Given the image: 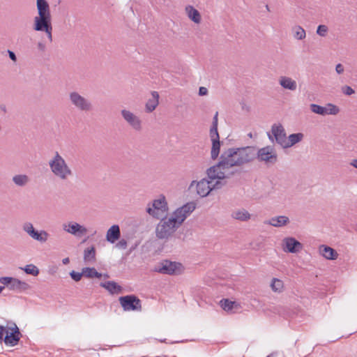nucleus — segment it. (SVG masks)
Listing matches in <instances>:
<instances>
[{
  "label": "nucleus",
  "mask_w": 357,
  "mask_h": 357,
  "mask_svg": "<svg viewBox=\"0 0 357 357\" xmlns=\"http://www.w3.org/2000/svg\"><path fill=\"white\" fill-rule=\"evenodd\" d=\"M254 160V153L251 152L250 146L243 148H231L224 151L220 156L218 165L208 168V174L219 178H225L233 174L231 168L241 166Z\"/></svg>",
  "instance_id": "f257e3e1"
},
{
  "label": "nucleus",
  "mask_w": 357,
  "mask_h": 357,
  "mask_svg": "<svg viewBox=\"0 0 357 357\" xmlns=\"http://www.w3.org/2000/svg\"><path fill=\"white\" fill-rule=\"evenodd\" d=\"M195 208L194 202H188L175 210L169 217L160 218L155 227V236L160 240L169 239Z\"/></svg>",
  "instance_id": "f03ea898"
},
{
  "label": "nucleus",
  "mask_w": 357,
  "mask_h": 357,
  "mask_svg": "<svg viewBox=\"0 0 357 357\" xmlns=\"http://www.w3.org/2000/svg\"><path fill=\"white\" fill-rule=\"evenodd\" d=\"M38 15L33 18V29L36 31L45 32L48 40L52 42V26L50 5L46 0H36Z\"/></svg>",
  "instance_id": "7ed1b4c3"
},
{
  "label": "nucleus",
  "mask_w": 357,
  "mask_h": 357,
  "mask_svg": "<svg viewBox=\"0 0 357 357\" xmlns=\"http://www.w3.org/2000/svg\"><path fill=\"white\" fill-rule=\"evenodd\" d=\"M52 175L61 181H67L73 176V171L64 158L56 151L48 161Z\"/></svg>",
  "instance_id": "20e7f679"
},
{
  "label": "nucleus",
  "mask_w": 357,
  "mask_h": 357,
  "mask_svg": "<svg viewBox=\"0 0 357 357\" xmlns=\"http://www.w3.org/2000/svg\"><path fill=\"white\" fill-rule=\"evenodd\" d=\"M214 176H213V175H210L208 174V169L207 176L208 179L203 178L198 182L196 181H192L190 185V188H192L195 185L197 194L202 197H206L211 190L213 189L220 188L222 186L221 180H223L224 178H219L216 177V172L214 173Z\"/></svg>",
  "instance_id": "39448f33"
},
{
  "label": "nucleus",
  "mask_w": 357,
  "mask_h": 357,
  "mask_svg": "<svg viewBox=\"0 0 357 357\" xmlns=\"http://www.w3.org/2000/svg\"><path fill=\"white\" fill-rule=\"evenodd\" d=\"M250 150L254 153V160L257 159L259 162L266 166L274 165L278 161V155L274 146L268 145L259 149L250 146Z\"/></svg>",
  "instance_id": "423d86ee"
},
{
  "label": "nucleus",
  "mask_w": 357,
  "mask_h": 357,
  "mask_svg": "<svg viewBox=\"0 0 357 357\" xmlns=\"http://www.w3.org/2000/svg\"><path fill=\"white\" fill-rule=\"evenodd\" d=\"M22 337L17 324L8 321L6 326H0V343L4 342L5 344L10 347L17 345Z\"/></svg>",
  "instance_id": "0eeeda50"
},
{
  "label": "nucleus",
  "mask_w": 357,
  "mask_h": 357,
  "mask_svg": "<svg viewBox=\"0 0 357 357\" xmlns=\"http://www.w3.org/2000/svg\"><path fill=\"white\" fill-rule=\"evenodd\" d=\"M168 210V204L164 195H160L157 199L149 202L146 208V213L157 220L165 217Z\"/></svg>",
  "instance_id": "6e6552de"
},
{
  "label": "nucleus",
  "mask_w": 357,
  "mask_h": 357,
  "mask_svg": "<svg viewBox=\"0 0 357 357\" xmlns=\"http://www.w3.org/2000/svg\"><path fill=\"white\" fill-rule=\"evenodd\" d=\"M68 100L70 105L78 111L89 112L93 109L91 100L77 91H70L68 93Z\"/></svg>",
  "instance_id": "1a4fd4ad"
},
{
  "label": "nucleus",
  "mask_w": 357,
  "mask_h": 357,
  "mask_svg": "<svg viewBox=\"0 0 357 357\" xmlns=\"http://www.w3.org/2000/svg\"><path fill=\"white\" fill-rule=\"evenodd\" d=\"M22 229L31 239L42 244L45 243L50 236V234L44 229H36L31 222H24Z\"/></svg>",
  "instance_id": "9d476101"
},
{
  "label": "nucleus",
  "mask_w": 357,
  "mask_h": 357,
  "mask_svg": "<svg viewBox=\"0 0 357 357\" xmlns=\"http://www.w3.org/2000/svg\"><path fill=\"white\" fill-rule=\"evenodd\" d=\"M0 282L9 290L20 294L31 289V286L26 282L12 277H1Z\"/></svg>",
  "instance_id": "9b49d317"
},
{
  "label": "nucleus",
  "mask_w": 357,
  "mask_h": 357,
  "mask_svg": "<svg viewBox=\"0 0 357 357\" xmlns=\"http://www.w3.org/2000/svg\"><path fill=\"white\" fill-rule=\"evenodd\" d=\"M64 232L70 234L75 238H81L88 233L87 228L75 221H66L61 225Z\"/></svg>",
  "instance_id": "f8f14e48"
},
{
  "label": "nucleus",
  "mask_w": 357,
  "mask_h": 357,
  "mask_svg": "<svg viewBox=\"0 0 357 357\" xmlns=\"http://www.w3.org/2000/svg\"><path fill=\"white\" fill-rule=\"evenodd\" d=\"M182 271L181 264L168 260L162 261L154 268V271L167 275L180 274Z\"/></svg>",
  "instance_id": "ddd939ff"
},
{
  "label": "nucleus",
  "mask_w": 357,
  "mask_h": 357,
  "mask_svg": "<svg viewBox=\"0 0 357 357\" xmlns=\"http://www.w3.org/2000/svg\"><path fill=\"white\" fill-rule=\"evenodd\" d=\"M121 115L124 121L135 131L140 132L143 128V123L141 118L128 109H122Z\"/></svg>",
  "instance_id": "4468645a"
},
{
  "label": "nucleus",
  "mask_w": 357,
  "mask_h": 357,
  "mask_svg": "<svg viewBox=\"0 0 357 357\" xmlns=\"http://www.w3.org/2000/svg\"><path fill=\"white\" fill-rule=\"evenodd\" d=\"M124 311H141L142 302L135 295L121 296L119 299Z\"/></svg>",
  "instance_id": "2eb2a0df"
},
{
  "label": "nucleus",
  "mask_w": 357,
  "mask_h": 357,
  "mask_svg": "<svg viewBox=\"0 0 357 357\" xmlns=\"http://www.w3.org/2000/svg\"><path fill=\"white\" fill-rule=\"evenodd\" d=\"M270 141L273 142L275 141L276 144L283 148L287 139V134L284 128L281 123H275L271 126V134H268Z\"/></svg>",
  "instance_id": "dca6fc26"
},
{
  "label": "nucleus",
  "mask_w": 357,
  "mask_h": 357,
  "mask_svg": "<svg viewBox=\"0 0 357 357\" xmlns=\"http://www.w3.org/2000/svg\"><path fill=\"white\" fill-rule=\"evenodd\" d=\"M281 247L284 252L298 253L303 249V245L294 237H285L282 239Z\"/></svg>",
  "instance_id": "f3484780"
},
{
  "label": "nucleus",
  "mask_w": 357,
  "mask_h": 357,
  "mask_svg": "<svg viewBox=\"0 0 357 357\" xmlns=\"http://www.w3.org/2000/svg\"><path fill=\"white\" fill-rule=\"evenodd\" d=\"M319 253L328 260H335L338 257V253L335 250L326 245H321L319 247Z\"/></svg>",
  "instance_id": "a211bd4d"
},
{
  "label": "nucleus",
  "mask_w": 357,
  "mask_h": 357,
  "mask_svg": "<svg viewBox=\"0 0 357 357\" xmlns=\"http://www.w3.org/2000/svg\"><path fill=\"white\" fill-rule=\"evenodd\" d=\"M289 218L286 215L274 216L268 220L265 221V224L271 225L275 227H282L289 223Z\"/></svg>",
  "instance_id": "6ab92c4d"
},
{
  "label": "nucleus",
  "mask_w": 357,
  "mask_h": 357,
  "mask_svg": "<svg viewBox=\"0 0 357 357\" xmlns=\"http://www.w3.org/2000/svg\"><path fill=\"white\" fill-rule=\"evenodd\" d=\"M279 84L284 89L294 91L297 89L296 80L288 76H280L278 79Z\"/></svg>",
  "instance_id": "aec40b11"
},
{
  "label": "nucleus",
  "mask_w": 357,
  "mask_h": 357,
  "mask_svg": "<svg viewBox=\"0 0 357 357\" xmlns=\"http://www.w3.org/2000/svg\"><path fill=\"white\" fill-rule=\"evenodd\" d=\"M185 12L188 17L196 24H199L202 22V15L200 13L192 6L188 5L185 8Z\"/></svg>",
  "instance_id": "412c9836"
},
{
  "label": "nucleus",
  "mask_w": 357,
  "mask_h": 357,
  "mask_svg": "<svg viewBox=\"0 0 357 357\" xmlns=\"http://www.w3.org/2000/svg\"><path fill=\"white\" fill-rule=\"evenodd\" d=\"M151 97L148 99L145 105V111L147 113L153 112L159 104V94L157 91H152Z\"/></svg>",
  "instance_id": "4be33fe9"
},
{
  "label": "nucleus",
  "mask_w": 357,
  "mask_h": 357,
  "mask_svg": "<svg viewBox=\"0 0 357 357\" xmlns=\"http://www.w3.org/2000/svg\"><path fill=\"white\" fill-rule=\"evenodd\" d=\"M303 139L304 134L302 132L291 134L287 137L283 149L292 147L295 144L303 141Z\"/></svg>",
  "instance_id": "5701e85b"
},
{
  "label": "nucleus",
  "mask_w": 357,
  "mask_h": 357,
  "mask_svg": "<svg viewBox=\"0 0 357 357\" xmlns=\"http://www.w3.org/2000/svg\"><path fill=\"white\" fill-rule=\"evenodd\" d=\"M121 236L119 226L114 225L107 231L106 239L111 243H115Z\"/></svg>",
  "instance_id": "b1692460"
},
{
  "label": "nucleus",
  "mask_w": 357,
  "mask_h": 357,
  "mask_svg": "<svg viewBox=\"0 0 357 357\" xmlns=\"http://www.w3.org/2000/svg\"><path fill=\"white\" fill-rule=\"evenodd\" d=\"M233 219L241 222L248 221L251 218V214L244 208L236 209L231 213Z\"/></svg>",
  "instance_id": "393cba45"
},
{
  "label": "nucleus",
  "mask_w": 357,
  "mask_h": 357,
  "mask_svg": "<svg viewBox=\"0 0 357 357\" xmlns=\"http://www.w3.org/2000/svg\"><path fill=\"white\" fill-rule=\"evenodd\" d=\"M12 181L15 185L24 187L30 182V178L26 174H16L13 176Z\"/></svg>",
  "instance_id": "a878e982"
},
{
  "label": "nucleus",
  "mask_w": 357,
  "mask_h": 357,
  "mask_svg": "<svg viewBox=\"0 0 357 357\" xmlns=\"http://www.w3.org/2000/svg\"><path fill=\"white\" fill-rule=\"evenodd\" d=\"M100 286L106 289L111 294H117L121 291V287L113 281L102 282L100 284Z\"/></svg>",
  "instance_id": "bb28decb"
},
{
  "label": "nucleus",
  "mask_w": 357,
  "mask_h": 357,
  "mask_svg": "<svg viewBox=\"0 0 357 357\" xmlns=\"http://www.w3.org/2000/svg\"><path fill=\"white\" fill-rule=\"evenodd\" d=\"M293 36L296 40H301L306 38L305 29L300 25H296L292 27Z\"/></svg>",
  "instance_id": "cd10ccee"
},
{
  "label": "nucleus",
  "mask_w": 357,
  "mask_h": 357,
  "mask_svg": "<svg viewBox=\"0 0 357 357\" xmlns=\"http://www.w3.org/2000/svg\"><path fill=\"white\" fill-rule=\"evenodd\" d=\"M271 288L274 292L281 293L284 290V282L278 278H273Z\"/></svg>",
  "instance_id": "c85d7f7f"
},
{
  "label": "nucleus",
  "mask_w": 357,
  "mask_h": 357,
  "mask_svg": "<svg viewBox=\"0 0 357 357\" xmlns=\"http://www.w3.org/2000/svg\"><path fill=\"white\" fill-rule=\"evenodd\" d=\"M96 259V250L94 247L86 248L84 252V260L86 262L94 261Z\"/></svg>",
  "instance_id": "c756f323"
},
{
  "label": "nucleus",
  "mask_w": 357,
  "mask_h": 357,
  "mask_svg": "<svg viewBox=\"0 0 357 357\" xmlns=\"http://www.w3.org/2000/svg\"><path fill=\"white\" fill-rule=\"evenodd\" d=\"M84 276L88 278H100L102 274L98 273L94 268H83Z\"/></svg>",
  "instance_id": "7c9ffc66"
},
{
  "label": "nucleus",
  "mask_w": 357,
  "mask_h": 357,
  "mask_svg": "<svg viewBox=\"0 0 357 357\" xmlns=\"http://www.w3.org/2000/svg\"><path fill=\"white\" fill-rule=\"evenodd\" d=\"M220 306L222 308L227 312L231 311L234 307H237V304L236 302L231 301L228 299H222L220 302Z\"/></svg>",
  "instance_id": "2f4dec72"
},
{
  "label": "nucleus",
  "mask_w": 357,
  "mask_h": 357,
  "mask_svg": "<svg viewBox=\"0 0 357 357\" xmlns=\"http://www.w3.org/2000/svg\"><path fill=\"white\" fill-rule=\"evenodd\" d=\"M212 142V147H211V158L214 160L216 159L219 155L220 149V139L211 141Z\"/></svg>",
  "instance_id": "473e14b6"
},
{
  "label": "nucleus",
  "mask_w": 357,
  "mask_h": 357,
  "mask_svg": "<svg viewBox=\"0 0 357 357\" xmlns=\"http://www.w3.org/2000/svg\"><path fill=\"white\" fill-rule=\"evenodd\" d=\"M27 274L37 276L39 274V269L33 264H28L22 268Z\"/></svg>",
  "instance_id": "72a5a7b5"
},
{
  "label": "nucleus",
  "mask_w": 357,
  "mask_h": 357,
  "mask_svg": "<svg viewBox=\"0 0 357 357\" xmlns=\"http://www.w3.org/2000/svg\"><path fill=\"white\" fill-rule=\"evenodd\" d=\"M328 115H336L339 113L340 109L337 106L332 103H328L326 105Z\"/></svg>",
  "instance_id": "f704fd0d"
},
{
  "label": "nucleus",
  "mask_w": 357,
  "mask_h": 357,
  "mask_svg": "<svg viewBox=\"0 0 357 357\" xmlns=\"http://www.w3.org/2000/svg\"><path fill=\"white\" fill-rule=\"evenodd\" d=\"M328 31V26L324 24H321L317 26L316 33L317 35H319L321 37H325L327 35Z\"/></svg>",
  "instance_id": "c9c22d12"
},
{
  "label": "nucleus",
  "mask_w": 357,
  "mask_h": 357,
  "mask_svg": "<svg viewBox=\"0 0 357 357\" xmlns=\"http://www.w3.org/2000/svg\"><path fill=\"white\" fill-rule=\"evenodd\" d=\"M210 137L211 139V141L218 140L220 139L218 131V126H212V127L210 129Z\"/></svg>",
  "instance_id": "e433bc0d"
},
{
  "label": "nucleus",
  "mask_w": 357,
  "mask_h": 357,
  "mask_svg": "<svg viewBox=\"0 0 357 357\" xmlns=\"http://www.w3.org/2000/svg\"><path fill=\"white\" fill-rule=\"evenodd\" d=\"M322 109H323V106H321V105H319L317 104H311L310 105V109L314 114L321 115Z\"/></svg>",
  "instance_id": "4c0bfd02"
},
{
  "label": "nucleus",
  "mask_w": 357,
  "mask_h": 357,
  "mask_svg": "<svg viewBox=\"0 0 357 357\" xmlns=\"http://www.w3.org/2000/svg\"><path fill=\"white\" fill-rule=\"evenodd\" d=\"M70 275L72 278V279L74 280L75 282H79L82 279V275H84L83 271H82V273L72 271L70 273Z\"/></svg>",
  "instance_id": "58836bf2"
},
{
  "label": "nucleus",
  "mask_w": 357,
  "mask_h": 357,
  "mask_svg": "<svg viewBox=\"0 0 357 357\" xmlns=\"http://www.w3.org/2000/svg\"><path fill=\"white\" fill-rule=\"evenodd\" d=\"M341 91L344 94L347 96H351L355 93L354 90L351 86L347 85L343 86L341 88Z\"/></svg>",
  "instance_id": "ea45409f"
},
{
  "label": "nucleus",
  "mask_w": 357,
  "mask_h": 357,
  "mask_svg": "<svg viewBox=\"0 0 357 357\" xmlns=\"http://www.w3.org/2000/svg\"><path fill=\"white\" fill-rule=\"evenodd\" d=\"M335 72L337 75H342L344 72V67L342 63H337L335 66Z\"/></svg>",
  "instance_id": "a19ab883"
},
{
  "label": "nucleus",
  "mask_w": 357,
  "mask_h": 357,
  "mask_svg": "<svg viewBox=\"0 0 357 357\" xmlns=\"http://www.w3.org/2000/svg\"><path fill=\"white\" fill-rule=\"evenodd\" d=\"M116 247L121 249H126L127 248V241L125 239L120 240L117 244Z\"/></svg>",
  "instance_id": "79ce46f5"
},
{
  "label": "nucleus",
  "mask_w": 357,
  "mask_h": 357,
  "mask_svg": "<svg viewBox=\"0 0 357 357\" xmlns=\"http://www.w3.org/2000/svg\"><path fill=\"white\" fill-rule=\"evenodd\" d=\"M37 47H38V50H40L42 52H45L46 50V45L43 42H38L37 44Z\"/></svg>",
  "instance_id": "37998d69"
},
{
  "label": "nucleus",
  "mask_w": 357,
  "mask_h": 357,
  "mask_svg": "<svg viewBox=\"0 0 357 357\" xmlns=\"http://www.w3.org/2000/svg\"><path fill=\"white\" fill-rule=\"evenodd\" d=\"M208 93V89L204 86H201L199 89V96H206Z\"/></svg>",
  "instance_id": "c03bdc74"
},
{
  "label": "nucleus",
  "mask_w": 357,
  "mask_h": 357,
  "mask_svg": "<svg viewBox=\"0 0 357 357\" xmlns=\"http://www.w3.org/2000/svg\"><path fill=\"white\" fill-rule=\"evenodd\" d=\"M8 55H9L10 59L12 61L15 62L17 61V57H16L15 54L13 52L10 51V50H8Z\"/></svg>",
  "instance_id": "a18cd8bd"
},
{
  "label": "nucleus",
  "mask_w": 357,
  "mask_h": 357,
  "mask_svg": "<svg viewBox=\"0 0 357 357\" xmlns=\"http://www.w3.org/2000/svg\"><path fill=\"white\" fill-rule=\"evenodd\" d=\"M218 112H217L213 116L212 126H218Z\"/></svg>",
  "instance_id": "49530a36"
},
{
  "label": "nucleus",
  "mask_w": 357,
  "mask_h": 357,
  "mask_svg": "<svg viewBox=\"0 0 357 357\" xmlns=\"http://www.w3.org/2000/svg\"><path fill=\"white\" fill-rule=\"evenodd\" d=\"M321 115L322 116L328 115L326 106L323 107Z\"/></svg>",
  "instance_id": "de8ad7c7"
},
{
  "label": "nucleus",
  "mask_w": 357,
  "mask_h": 357,
  "mask_svg": "<svg viewBox=\"0 0 357 357\" xmlns=\"http://www.w3.org/2000/svg\"><path fill=\"white\" fill-rule=\"evenodd\" d=\"M62 262L63 264L66 265V264H69L70 259L68 257L64 258V259H63Z\"/></svg>",
  "instance_id": "09e8293b"
},
{
  "label": "nucleus",
  "mask_w": 357,
  "mask_h": 357,
  "mask_svg": "<svg viewBox=\"0 0 357 357\" xmlns=\"http://www.w3.org/2000/svg\"><path fill=\"white\" fill-rule=\"evenodd\" d=\"M351 165L354 167L355 168L357 169V159L356 160H354L351 162Z\"/></svg>",
  "instance_id": "8fccbe9b"
},
{
  "label": "nucleus",
  "mask_w": 357,
  "mask_h": 357,
  "mask_svg": "<svg viewBox=\"0 0 357 357\" xmlns=\"http://www.w3.org/2000/svg\"><path fill=\"white\" fill-rule=\"evenodd\" d=\"M4 289V287L0 286V294L1 293L2 290Z\"/></svg>",
  "instance_id": "3c124183"
},
{
  "label": "nucleus",
  "mask_w": 357,
  "mask_h": 357,
  "mask_svg": "<svg viewBox=\"0 0 357 357\" xmlns=\"http://www.w3.org/2000/svg\"><path fill=\"white\" fill-rule=\"evenodd\" d=\"M267 357H273V354L268 355Z\"/></svg>",
  "instance_id": "603ef678"
}]
</instances>
